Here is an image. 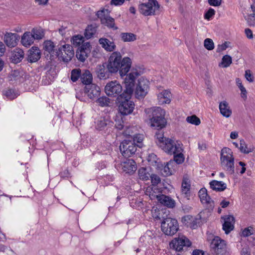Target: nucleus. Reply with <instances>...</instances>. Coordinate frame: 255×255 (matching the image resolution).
Instances as JSON below:
<instances>
[{"label": "nucleus", "mask_w": 255, "mask_h": 255, "mask_svg": "<svg viewBox=\"0 0 255 255\" xmlns=\"http://www.w3.org/2000/svg\"><path fill=\"white\" fill-rule=\"evenodd\" d=\"M138 75V72L131 71L129 74L126 75L125 78L124 83L126 89L117 98L120 103L119 112L123 115L130 114L134 108V103L130 100V99L133 91V87L134 85L135 80Z\"/></svg>", "instance_id": "nucleus-1"}, {"label": "nucleus", "mask_w": 255, "mask_h": 255, "mask_svg": "<svg viewBox=\"0 0 255 255\" xmlns=\"http://www.w3.org/2000/svg\"><path fill=\"white\" fill-rule=\"evenodd\" d=\"M106 63L114 74L119 72L121 77L127 75L131 65V59L128 57L122 58L121 53L118 51L113 52Z\"/></svg>", "instance_id": "nucleus-2"}, {"label": "nucleus", "mask_w": 255, "mask_h": 255, "mask_svg": "<svg viewBox=\"0 0 255 255\" xmlns=\"http://www.w3.org/2000/svg\"><path fill=\"white\" fill-rule=\"evenodd\" d=\"M221 165L222 168L229 174L235 172L234 157L231 149L228 147H224L221 151Z\"/></svg>", "instance_id": "nucleus-3"}, {"label": "nucleus", "mask_w": 255, "mask_h": 255, "mask_svg": "<svg viewBox=\"0 0 255 255\" xmlns=\"http://www.w3.org/2000/svg\"><path fill=\"white\" fill-rule=\"evenodd\" d=\"M151 115H150L151 126L157 129H161L165 127L166 121L165 119V111L161 108L157 107L151 110Z\"/></svg>", "instance_id": "nucleus-4"}, {"label": "nucleus", "mask_w": 255, "mask_h": 255, "mask_svg": "<svg viewBox=\"0 0 255 255\" xmlns=\"http://www.w3.org/2000/svg\"><path fill=\"white\" fill-rule=\"evenodd\" d=\"M182 144L176 141L174 144H169L166 151L165 152L170 155H174V164H180L182 163L185 159L184 156L182 153L183 148Z\"/></svg>", "instance_id": "nucleus-5"}, {"label": "nucleus", "mask_w": 255, "mask_h": 255, "mask_svg": "<svg viewBox=\"0 0 255 255\" xmlns=\"http://www.w3.org/2000/svg\"><path fill=\"white\" fill-rule=\"evenodd\" d=\"M160 4L156 0H148L147 2L139 4V12L144 16L154 15L160 8Z\"/></svg>", "instance_id": "nucleus-6"}, {"label": "nucleus", "mask_w": 255, "mask_h": 255, "mask_svg": "<svg viewBox=\"0 0 255 255\" xmlns=\"http://www.w3.org/2000/svg\"><path fill=\"white\" fill-rule=\"evenodd\" d=\"M161 228L165 235L173 236L179 229L178 223L175 219L167 218L161 222Z\"/></svg>", "instance_id": "nucleus-7"}, {"label": "nucleus", "mask_w": 255, "mask_h": 255, "mask_svg": "<svg viewBox=\"0 0 255 255\" xmlns=\"http://www.w3.org/2000/svg\"><path fill=\"white\" fill-rule=\"evenodd\" d=\"M211 251L215 255H229L226 241L215 237L211 244Z\"/></svg>", "instance_id": "nucleus-8"}, {"label": "nucleus", "mask_w": 255, "mask_h": 255, "mask_svg": "<svg viewBox=\"0 0 255 255\" xmlns=\"http://www.w3.org/2000/svg\"><path fill=\"white\" fill-rule=\"evenodd\" d=\"M97 17L100 19L102 24L106 26L109 28L117 30L118 27L115 25V19L110 15V11L108 9H103L97 11Z\"/></svg>", "instance_id": "nucleus-9"}, {"label": "nucleus", "mask_w": 255, "mask_h": 255, "mask_svg": "<svg viewBox=\"0 0 255 255\" xmlns=\"http://www.w3.org/2000/svg\"><path fill=\"white\" fill-rule=\"evenodd\" d=\"M43 46L44 54L47 59L52 61L57 58L58 48L53 42L51 40H46L43 42Z\"/></svg>", "instance_id": "nucleus-10"}, {"label": "nucleus", "mask_w": 255, "mask_h": 255, "mask_svg": "<svg viewBox=\"0 0 255 255\" xmlns=\"http://www.w3.org/2000/svg\"><path fill=\"white\" fill-rule=\"evenodd\" d=\"M57 53L58 59L65 63L70 61L74 56L73 47L69 44H65L58 47Z\"/></svg>", "instance_id": "nucleus-11"}, {"label": "nucleus", "mask_w": 255, "mask_h": 255, "mask_svg": "<svg viewBox=\"0 0 255 255\" xmlns=\"http://www.w3.org/2000/svg\"><path fill=\"white\" fill-rule=\"evenodd\" d=\"M191 245L190 241L183 235L174 238L170 243V248L177 252H181L184 247H189Z\"/></svg>", "instance_id": "nucleus-12"}, {"label": "nucleus", "mask_w": 255, "mask_h": 255, "mask_svg": "<svg viewBox=\"0 0 255 255\" xmlns=\"http://www.w3.org/2000/svg\"><path fill=\"white\" fill-rule=\"evenodd\" d=\"M149 82L143 78H140L138 80L135 89V95L137 98L142 99L147 94L149 90Z\"/></svg>", "instance_id": "nucleus-13"}, {"label": "nucleus", "mask_w": 255, "mask_h": 255, "mask_svg": "<svg viewBox=\"0 0 255 255\" xmlns=\"http://www.w3.org/2000/svg\"><path fill=\"white\" fill-rule=\"evenodd\" d=\"M120 149L122 155L128 158L132 156L136 151V146L131 140H124L120 144Z\"/></svg>", "instance_id": "nucleus-14"}, {"label": "nucleus", "mask_w": 255, "mask_h": 255, "mask_svg": "<svg viewBox=\"0 0 255 255\" xmlns=\"http://www.w3.org/2000/svg\"><path fill=\"white\" fill-rule=\"evenodd\" d=\"M105 91L108 96L113 97H118V98L122 94L123 88L119 82L114 81L107 84Z\"/></svg>", "instance_id": "nucleus-15"}, {"label": "nucleus", "mask_w": 255, "mask_h": 255, "mask_svg": "<svg viewBox=\"0 0 255 255\" xmlns=\"http://www.w3.org/2000/svg\"><path fill=\"white\" fill-rule=\"evenodd\" d=\"M91 45L90 42H86L78 47L77 49L76 56L81 62H84L90 54Z\"/></svg>", "instance_id": "nucleus-16"}, {"label": "nucleus", "mask_w": 255, "mask_h": 255, "mask_svg": "<svg viewBox=\"0 0 255 255\" xmlns=\"http://www.w3.org/2000/svg\"><path fill=\"white\" fill-rule=\"evenodd\" d=\"M107 65V63L104 62L102 64L97 66L95 71L98 78L99 79H107L115 74Z\"/></svg>", "instance_id": "nucleus-17"}, {"label": "nucleus", "mask_w": 255, "mask_h": 255, "mask_svg": "<svg viewBox=\"0 0 255 255\" xmlns=\"http://www.w3.org/2000/svg\"><path fill=\"white\" fill-rule=\"evenodd\" d=\"M156 142L157 144L161 147L164 151H166V148L169 144H174L176 141L170 138H166L164 136L163 133L161 131L156 132L155 135Z\"/></svg>", "instance_id": "nucleus-18"}, {"label": "nucleus", "mask_w": 255, "mask_h": 255, "mask_svg": "<svg viewBox=\"0 0 255 255\" xmlns=\"http://www.w3.org/2000/svg\"><path fill=\"white\" fill-rule=\"evenodd\" d=\"M174 165V161L170 160L169 162L164 163H159L157 169L160 170L161 174L164 176H168L173 174V170L171 167Z\"/></svg>", "instance_id": "nucleus-19"}, {"label": "nucleus", "mask_w": 255, "mask_h": 255, "mask_svg": "<svg viewBox=\"0 0 255 255\" xmlns=\"http://www.w3.org/2000/svg\"><path fill=\"white\" fill-rule=\"evenodd\" d=\"M100 93V87L94 84H89L85 87L84 94H87L91 99H93L99 96Z\"/></svg>", "instance_id": "nucleus-20"}, {"label": "nucleus", "mask_w": 255, "mask_h": 255, "mask_svg": "<svg viewBox=\"0 0 255 255\" xmlns=\"http://www.w3.org/2000/svg\"><path fill=\"white\" fill-rule=\"evenodd\" d=\"M19 39V36L16 33L6 32L4 36V42L9 47H15Z\"/></svg>", "instance_id": "nucleus-21"}, {"label": "nucleus", "mask_w": 255, "mask_h": 255, "mask_svg": "<svg viewBox=\"0 0 255 255\" xmlns=\"http://www.w3.org/2000/svg\"><path fill=\"white\" fill-rule=\"evenodd\" d=\"M114 123L108 118L100 117L96 122V128L99 130L107 129L113 126Z\"/></svg>", "instance_id": "nucleus-22"}, {"label": "nucleus", "mask_w": 255, "mask_h": 255, "mask_svg": "<svg viewBox=\"0 0 255 255\" xmlns=\"http://www.w3.org/2000/svg\"><path fill=\"white\" fill-rule=\"evenodd\" d=\"M123 170L127 173L132 174L136 169V164L132 159H126L121 163Z\"/></svg>", "instance_id": "nucleus-23"}, {"label": "nucleus", "mask_w": 255, "mask_h": 255, "mask_svg": "<svg viewBox=\"0 0 255 255\" xmlns=\"http://www.w3.org/2000/svg\"><path fill=\"white\" fill-rule=\"evenodd\" d=\"M152 196L156 197L159 202L168 208H173L175 205V201L169 196L163 194L155 195L154 194Z\"/></svg>", "instance_id": "nucleus-24"}, {"label": "nucleus", "mask_w": 255, "mask_h": 255, "mask_svg": "<svg viewBox=\"0 0 255 255\" xmlns=\"http://www.w3.org/2000/svg\"><path fill=\"white\" fill-rule=\"evenodd\" d=\"M198 195L202 204H207L210 208H213L214 206V201L208 195L207 190L205 188L201 189L198 192Z\"/></svg>", "instance_id": "nucleus-25"}, {"label": "nucleus", "mask_w": 255, "mask_h": 255, "mask_svg": "<svg viewBox=\"0 0 255 255\" xmlns=\"http://www.w3.org/2000/svg\"><path fill=\"white\" fill-rule=\"evenodd\" d=\"M41 57V52L37 47H32L28 51L27 60L29 62H37Z\"/></svg>", "instance_id": "nucleus-26"}, {"label": "nucleus", "mask_w": 255, "mask_h": 255, "mask_svg": "<svg viewBox=\"0 0 255 255\" xmlns=\"http://www.w3.org/2000/svg\"><path fill=\"white\" fill-rule=\"evenodd\" d=\"M222 219L224 220V223L223 224V230L226 234H228L234 228L235 218L233 216L229 215L222 217Z\"/></svg>", "instance_id": "nucleus-27"}, {"label": "nucleus", "mask_w": 255, "mask_h": 255, "mask_svg": "<svg viewBox=\"0 0 255 255\" xmlns=\"http://www.w3.org/2000/svg\"><path fill=\"white\" fill-rule=\"evenodd\" d=\"M99 42L101 46L107 51H114L116 48V46L113 41H110L106 38H101L99 40Z\"/></svg>", "instance_id": "nucleus-28"}, {"label": "nucleus", "mask_w": 255, "mask_h": 255, "mask_svg": "<svg viewBox=\"0 0 255 255\" xmlns=\"http://www.w3.org/2000/svg\"><path fill=\"white\" fill-rule=\"evenodd\" d=\"M209 185L212 190L218 192L223 191L227 188V184L225 183L216 180L210 181Z\"/></svg>", "instance_id": "nucleus-29"}, {"label": "nucleus", "mask_w": 255, "mask_h": 255, "mask_svg": "<svg viewBox=\"0 0 255 255\" xmlns=\"http://www.w3.org/2000/svg\"><path fill=\"white\" fill-rule=\"evenodd\" d=\"M171 93L167 90H164L157 95V99L159 104H169L170 100Z\"/></svg>", "instance_id": "nucleus-30"}, {"label": "nucleus", "mask_w": 255, "mask_h": 255, "mask_svg": "<svg viewBox=\"0 0 255 255\" xmlns=\"http://www.w3.org/2000/svg\"><path fill=\"white\" fill-rule=\"evenodd\" d=\"M34 41L33 36L30 32H25L21 37V42L25 47H29L31 45Z\"/></svg>", "instance_id": "nucleus-31"}, {"label": "nucleus", "mask_w": 255, "mask_h": 255, "mask_svg": "<svg viewBox=\"0 0 255 255\" xmlns=\"http://www.w3.org/2000/svg\"><path fill=\"white\" fill-rule=\"evenodd\" d=\"M190 186L189 179L185 178H183L181 185L182 195L184 198H187L188 199V197L190 196Z\"/></svg>", "instance_id": "nucleus-32"}, {"label": "nucleus", "mask_w": 255, "mask_h": 255, "mask_svg": "<svg viewBox=\"0 0 255 255\" xmlns=\"http://www.w3.org/2000/svg\"><path fill=\"white\" fill-rule=\"evenodd\" d=\"M24 57V52L20 48H15L12 53L11 61L14 63L20 62Z\"/></svg>", "instance_id": "nucleus-33"}, {"label": "nucleus", "mask_w": 255, "mask_h": 255, "mask_svg": "<svg viewBox=\"0 0 255 255\" xmlns=\"http://www.w3.org/2000/svg\"><path fill=\"white\" fill-rule=\"evenodd\" d=\"M219 109L221 114L226 118L230 117L232 115V110L228 103L226 101L221 102L219 105Z\"/></svg>", "instance_id": "nucleus-34"}, {"label": "nucleus", "mask_w": 255, "mask_h": 255, "mask_svg": "<svg viewBox=\"0 0 255 255\" xmlns=\"http://www.w3.org/2000/svg\"><path fill=\"white\" fill-rule=\"evenodd\" d=\"M138 176L140 179L147 181L149 179L151 176L149 169L145 167H141L138 170Z\"/></svg>", "instance_id": "nucleus-35"}, {"label": "nucleus", "mask_w": 255, "mask_h": 255, "mask_svg": "<svg viewBox=\"0 0 255 255\" xmlns=\"http://www.w3.org/2000/svg\"><path fill=\"white\" fill-rule=\"evenodd\" d=\"M80 79L81 82L86 86L92 84V76L88 70H86L83 73L81 74Z\"/></svg>", "instance_id": "nucleus-36"}, {"label": "nucleus", "mask_w": 255, "mask_h": 255, "mask_svg": "<svg viewBox=\"0 0 255 255\" xmlns=\"http://www.w3.org/2000/svg\"><path fill=\"white\" fill-rule=\"evenodd\" d=\"M120 37L124 42H132L136 40V35L132 33L122 32Z\"/></svg>", "instance_id": "nucleus-37"}, {"label": "nucleus", "mask_w": 255, "mask_h": 255, "mask_svg": "<svg viewBox=\"0 0 255 255\" xmlns=\"http://www.w3.org/2000/svg\"><path fill=\"white\" fill-rule=\"evenodd\" d=\"M97 31L96 27L93 25H88L85 29L84 33L85 37L87 39H90L95 34Z\"/></svg>", "instance_id": "nucleus-38"}, {"label": "nucleus", "mask_w": 255, "mask_h": 255, "mask_svg": "<svg viewBox=\"0 0 255 255\" xmlns=\"http://www.w3.org/2000/svg\"><path fill=\"white\" fill-rule=\"evenodd\" d=\"M34 39L39 40L42 39L44 36V33L43 29L40 27L33 28L31 32Z\"/></svg>", "instance_id": "nucleus-39"}, {"label": "nucleus", "mask_w": 255, "mask_h": 255, "mask_svg": "<svg viewBox=\"0 0 255 255\" xmlns=\"http://www.w3.org/2000/svg\"><path fill=\"white\" fill-rule=\"evenodd\" d=\"M240 146L239 148L241 152H243L245 154H248L252 152L254 150V148L253 147L248 146L244 139L240 140Z\"/></svg>", "instance_id": "nucleus-40"}, {"label": "nucleus", "mask_w": 255, "mask_h": 255, "mask_svg": "<svg viewBox=\"0 0 255 255\" xmlns=\"http://www.w3.org/2000/svg\"><path fill=\"white\" fill-rule=\"evenodd\" d=\"M84 41V38L83 36L81 35H77L74 36L72 39H71V42L73 46L75 47L77 46H80V44H83L85 42Z\"/></svg>", "instance_id": "nucleus-41"}, {"label": "nucleus", "mask_w": 255, "mask_h": 255, "mask_svg": "<svg viewBox=\"0 0 255 255\" xmlns=\"http://www.w3.org/2000/svg\"><path fill=\"white\" fill-rule=\"evenodd\" d=\"M147 160L151 165L154 166L156 168L158 167V164L161 163L157 156L154 153L150 154L148 157Z\"/></svg>", "instance_id": "nucleus-42"}, {"label": "nucleus", "mask_w": 255, "mask_h": 255, "mask_svg": "<svg viewBox=\"0 0 255 255\" xmlns=\"http://www.w3.org/2000/svg\"><path fill=\"white\" fill-rule=\"evenodd\" d=\"M96 102L101 107H107L109 106L110 99L106 96H102L99 98Z\"/></svg>", "instance_id": "nucleus-43"}, {"label": "nucleus", "mask_w": 255, "mask_h": 255, "mask_svg": "<svg viewBox=\"0 0 255 255\" xmlns=\"http://www.w3.org/2000/svg\"><path fill=\"white\" fill-rule=\"evenodd\" d=\"M248 25L250 26H255V14L251 13L244 16Z\"/></svg>", "instance_id": "nucleus-44"}, {"label": "nucleus", "mask_w": 255, "mask_h": 255, "mask_svg": "<svg viewBox=\"0 0 255 255\" xmlns=\"http://www.w3.org/2000/svg\"><path fill=\"white\" fill-rule=\"evenodd\" d=\"M81 72L79 69H75L72 70L71 73V80L73 82H76L78 79L81 78Z\"/></svg>", "instance_id": "nucleus-45"}, {"label": "nucleus", "mask_w": 255, "mask_h": 255, "mask_svg": "<svg viewBox=\"0 0 255 255\" xmlns=\"http://www.w3.org/2000/svg\"><path fill=\"white\" fill-rule=\"evenodd\" d=\"M232 62V57L228 55H226L224 56L222 59L221 64L223 67L227 68L231 65Z\"/></svg>", "instance_id": "nucleus-46"}, {"label": "nucleus", "mask_w": 255, "mask_h": 255, "mask_svg": "<svg viewBox=\"0 0 255 255\" xmlns=\"http://www.w3.org/2000/svg\"><path fill=\"white\" fill-rule=\"evenodd\" d=\"M186 121L190 124L195 125L196 126L199 125L201 123L200 119L195 115L187 117L186 118Z\"/></svg>", "instance_id": "nucleus-47"}, {"label": "nucleus", "mask_w": 255, "mask_h": 255, "mask_svg": "<svg viewBox=\"0 0 255 255\" xmlns=\"http://www.w3.org/2000/svg\"><path fill=\"white\" fill-rule=\"evenodd\" d=\"M204 47L208 50H212L214 48L213 41L210 38H206L204 42Z\"/></svg>", "instance_id": "nucleus-48"}, {"label": "nucleus", "mask_w": 255, "mask_h": 255, "mask_svg": "<svg viewBox=\"0 0 255 255\" xmlns=\"http://www.w3.org/2000/svg\"><path fill=\"white\" fill-rule=\"evenodd\" d=\"M4 95L9 99L13 100L17 97V95L13 89H8L4 92Z\"/></svg>", "instance_id": "nucleus-49"}, {"label": "nucleus", "mask_w": 255, "mask_h": 255, "mask_svg": "<svg viewBox=\"0 0 255 255\" xmlns=\"http://www.w3.org/2000/svg\"><path fill=\"white\" fill-rule=\"evenodd\" d=\"M152 186H156L161 182V179L156 174H151L150 177Z\"/></svg>", "instance_id": "nucleus-50"}, {"label": "nucleus", "mask_w": 255, "mask_h": 255, "mask_svg": "<svg viewBox=\"0 0 255 255\" xmlns=\"http://www.w3.org/2000/svg\"><path fill=\"white\" fill-rule=\"evenodd\" d=\"M151 191L150 192L149 197H150V198L151 199L156 198V197H154V196H152V194L153 195V194H155V195L161 194L160 193H161V191H162L161 188H158L156 186H152L151 188Z\"/></svg>", "instance_id": "nucleus-51"}, {"label": "nucleus", "mask_w": 255, "mask_h": 255, "mask_svg": "<svg viewBox=\"0 0 255 255\" xmlns=\"http://www.w3.org/2000/svg\"><path fill=\"white\" fill-rule=\"evenodd\" d=\"M215 14V10L212 8H209L204 14V18L210 20Z\"/></svg>", "instance_id": "nucleus-52"}, {"label": "nucleus", "mask_w": 255, "mask_h": 255, "mask_svg": "<svg viewBox=\"0 0 255 255\" xmlns=\"http://www.w3.org/2000/svg\"><path fill=\"white\" fill-rule=\"evenodd\" d=\"M132 141L134 143L135 142L141 143L143 139V135L142 134H138L134 135Z\"/></svg>", "instance_id": "nucleus-53"}, {"label": "nucleus", "mask_w": 255, "mask_h": 255, "mask_svg": "<svg viewBox=\"0 0 255 255\" xmlns=\"http://www.w3.org/2000/svg\"><path fill=\"white\" fill-rule=\"evenodd\" d=\"M210 5L213 6H219L221 5L222 0H208Z\"/></svg>", "instance_id": "nucleus-54"}, {"label": "nucleus", "mask_w": 255, "mask_h": 255, "mask_svg": "<svg viewBox=\"0 0 255 255\" xmlns=\"http://www.w3.org/2000/svg\"><path fill=\"white\" fill-rule=\"evenodd\" d=\"M245 33L247 37L249 39H252L254 37V35L252 30L249 28L245 29Z\"/></svg>", "instance_id": "nucleus-55"}, {"label": "nucleus", "mask_w": 255, "mask_h": 255, "mask_svg": "<svg viewBox=\"0 0 255 255\" xmlns=\"http://www.w3.org/2000/svg\"><path fill=\"white\" fill-rule=\"evenodd\" d=\"M245 77L246 79L250 82H252L254 81V78L250 70H246L245 72Z\"/></svg>", "instance_id": "nucleus-56"}, {"label": "nucleus", "mask_w": 255, "mask_h": 255, "mask_svg": "<svg viewBox=\"0 0 255 255\" xmlns=\"http://www.w3.org/2000/svg\"><path fill=\"white\" fill-rule=\"evenodd\" d=\"M115 127L119 130L122 129L124 128L123 122L122 120H116Z\"/></svg>", "instance_id": "nucleus-57"}, {"label": "nucleus", "mask_w": 255, "mask_h": 255, "mask_svg": "<svg viewBox=\"0 0 255 255\" xmlns=\"http://www.w3.org/2000/svg\"><path fill=\"white\" fill-rule=\"evenodd\" d=\"M252 234L251 230L249 228H245L242 232V235L244 237H247Z\"/></svg>", "instance_id": "nucleus-58"}, {"label": "nucleus", "mask_w": 255, "mask_h": 255, "mask_svg": "<svg viewBox=\"0 0 255 255\" xmlns=\"http://www.w3.org/2000/svg\"><path fill=\"white\" fill-rule=\"evenodd\" d=\"M5 51V47L4 44L0 41V57L2 56Z\"/></svg>", "instance_id": "nucleus-59"}, {"label": "nucleus", "mask_w": 255, "mask_h": 255, "mask_svg": "<svg viewBox=\"0 0 255 255\" xmlns=\"http://www.w3.org/2000/svg\"><path fill=\"white\" fill-rule=\"evenodd\" d=\"M59 175L62 178L68 177L69 175V172L67 169H65L64 171L61 172Z\"/></svg>", "instance_id": "nucleus-60"}, {"label": "nucleus", "mask_w": 255, "mask_h": 255, "mask_svg": "<svg viewBox=\"0 0 255 255\" xmlns=\"http://www.w3.org/2000/svg\"><path fill=\"white\" fill-rule=\"evenodd\" d=\"M83 93L82 91H79L76 93V97L81 101H85V98L83 96Z\"/></svg>", "instance_id": "nucleus-61"}, {"label": "nucleus", "mask_w": 255, "mask_h": 255, "mask_svg": "<svg viewBox=\"0 0 255 255\" xmlns=\"http://www.w3.org/2000/svg\"><path fill=\"white\" fill-rule=\"evenodd\" d=\"M192 255H205V253L200 250H195L193 251Z\"/></svg>", "instance_id": "nucleus-62"}, {"label": "nucleus", "mask_w": 255, "mask_h": 255, "mask_svg": "<svg viewBox=\"0 0 255 255\" xmlns=\"http://www.w3.org/2000/svg\"><path fill=\"white\" fill-rule=\"evenodd\" d=\"M230 204V202L226 201L225 200H223L221 203L220 205L221 206L222 208H225L227 207Z\"/></svg>", "instance_id": "nucleus-63"}, {"label": "nucleus", "mask_w": 255, "mask_h": 255, "mask_svg": "<svg viewBox=\"0 0 255 255\" xmlns=\"http://www.w3.org/2000/svg\"><path fill=\"white\" fill-rule=\"evenodd\" d=\"M239 163L240 165L242 166L241 171L240 172V173L242 174L244 173L246 171V168L245 167L246 164L244 162H243L242 161H240Z\"/></svg>", "instance_id": "nucleus-64"}]
</instances>
